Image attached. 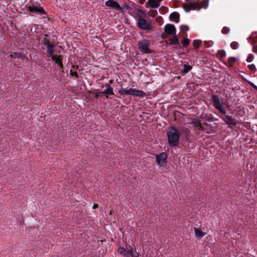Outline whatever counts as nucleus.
Masks as SVG:
<instances>
[{
    "label": "nucleus",
    "mask_w": 257,
    "mask_h": 257,
    "mask_svg": "<svg viewBox=\"0 0 257 257\" xmlns=\"http://www.w3.org/2000/svg\"><path fill=\"white\" fill-rule=\"evenodd\" d=\"M190 123L193 125L194 127L199 131L203 130V127L201 125L200 121L198 119L193 118L192 119V122Z\"/></svg>",
    "instance_id": "nucleus-14"
},
{
    "label": "nucleus",
    "mask_w": 257,
    "mask_h": 257,
    "mask_svg": "<svg viewBox=\"0 0 257 257\" xmlns=\"http://www.w3.org/2000/svg\"><path fill=\"white\" fill-rule=\"evenodd\" d=\"M157 2H158V3L160 4V2H161L162 0H156Z\"/></svg>",
    "instance_id": "nucleus-44"
},
{
    "label": "nucleus",
    "mask_w": 257,
    "mask_h": 257,
    "mask_svg": "<svg viewBox=\"0 0 257 257\" xmlns=\"http://www.w3.org/2000/svg\"><path fill=\"white\" fill-rule=\"evenodd\" d=\"M42 43L46 47H48V46L52 45V44L50 43V41L46 38H44L42 40Z\"/></svg>",
    "instance_id": "nucleus-27"
},
{
    "label": "nucleus",
    "mask_w": 257,
    "mask_h": 257,
    "mask_svg": "<svg viewBox=\"0 0 257 257\" xmlns=\"http://www.w3.org/2000/svg\"><path fill=\"white\" fill-rule=\"evenodd\" d=\"M229 29L226 27H223L221 31L222 33L223 34H227L229 33Z\"/></svg>",
    "instance_id": "nucleus-34"
},
{
    "label": "nucleus",
    "mask_w": 257,
    "mask_h": 257,
    "mask_svg": "<svg viewBox=\"0 0 257 257\" xmlns=\"http://www.w3.org/2000/svg\"><path fill=\"white\" fill-rule=\"evenodd\" d=\"M104 87L105 89L101 91V93H102L103 94L106 96L107 98H108L109 95H113L114 93L113 91V88L110 86V84L106 83L104 84Z\"/></svg>",
    "instance_id": "nucleus-8"
},
{
    "label": "nucleus",
    "mask_w": 257,
    "mask_h": 257,
    "mask_svg": "<svg viewBox=\"0 0 257 257\" xmlns=\"http://www.w3.org/2000/svg\"><path fill=\"white\" fill-rule=\"evenodd\" d=\"M150 45V41L146 39H144L138 43L139 48L143 53L150 54L152 52V51L149 49Z\"/></svg>",
    "instance_id": "nucleus-3"
},
{
    "label": "nucleus",
    "mask_w": 257,
    "mask_h": 257,
    "mask_svg": "<svg viewBox=\"0 0 257 257\" xmlns=\"http://www.w3.org/2000/svg\"><path fill=\"white\" fill-rule=\"evenodd\" d=\"M118 251L120 254L127 256L126 249L125 248L120 247L118 249Z\"/></svg>",
    "instance_id": "nucleus-23"
},
{
    "label": "nucleus",
    "mask_w": 257,
    "mask_h": 257,
    "mask_svg": "<svg viewBox=\"0 0 257 257\" xmlns=\"http://www.w3.org/2000/svg\"><path fill=\"white\" fill-rule=\"evenodd\" d=\"M157 164L159 165H164L166 164V161L167 158V155L166 153H162L157 155L156 156Z\"/></svg>",
    "instance_id": "nucleus-7"
},
{
    "label": "nucleus",
    "mask_w": 257,
    "mask_h": 257,
    "mask_svg": "<svg viewBox=\"0 0 257 257\" xmlns=\"http://www.w3.org/2000/svg\"><path fill=\"white\" fill-rule=\"evenodd\" d=\"M181 31H188L189 30V27L186 25H182L180 27Z\"/></svg>",
    "instance_id": "nucleus-35"
},
{
    "label": "nucleus",
    "mask_w": 257,
    "mask_h": 257,
    "mask_svg": "<svg viewBox=\"0 0 257 257\" xmlns=\"http://www.w3.org/2000/svg\"><path fill=\"white\" fill-rule=\"evenodd\" d=\"M223 119L226 123L228 125H232L234 126L236 125V120L235 118H232L231 116L226 115Z\"/></svg>",
    "instance_id": "nucleus-12"
},
{
    "label": "nucleus",
    "mask_w": 257,
    "mask_h": 257,
    "mask_svg": "<svg viewBox=\"0 0 257 257\" xmlns=\"http://www.w3.org/2000/svg\"><path fill=\"white\" fill-rule=\"evenodd\" d=\"M192 69V67L189 65L184 64L182 72L185 74L188 73Z\"/></svg>",
    "instance_id": "nucleus-22"
},
{
    "label": "nucleus",
    "mask_w": 257,
    "mask_h": 257,
    "mask_svg": "<svg viewBox=\"0 0 257 257\" xmlns=\"http://www.w3.org/2000/svg\"><path fill=\"white\" fill-rule=\"evenodd\" d=\"M164 32L171 36L176 35V30L175 27L173 24H168L164 27Z\"/></svg>",
    "instance_id": "nucleus-6"
},
{
    "label": "nucleus",
    "mask_w": 257,
    "mask_h": 257,
    "mask_svg": "<svg viewBox=\"0 0 257 257\" xmlns=\"http://www.w3.org/2000/svg\"><path fill=\"white\" fill-rule=\"evenodd\" d=\"M70 74L72 76H75L76 77H78V74L76 72L73 71L72 70L70 71Z\"/></svg>",
    "instance_id": "nucleus-40"
},
{
    "label": "nucleus",
    "mask_w": 257,
    "mask_h": 257,
    "mask_svg": "<svg viewBox=\"0 0 257 257\" xmlns=\"http://www.w3.org/2000/svg\"><path fill=\"white\" fill-rule=\"evenodd\" d=\"M129 95H131L134 96H138L141 98H143L146 95L145 92L143 91L137 90L134 88H130Z\"/></svg>",
    "instance_id": "nucleus-10"
},
{
    "label": "nucleus",
    "mask_w": 257,
    "mask_h": 257,
    "mask_svg": "<svg viewBox=\"0 0 257 257\" xmlns=\"http://www.w3.org/2000/svg\"><path fill=\"white\" fill-rule=\"evenodd\" d=\"M248 67L251 71H255V67L254 64H251L248 66Z\"/></svg>",
    "instance_id": "nucleus-38"
},
{
    "label": "nucleus",
    "mask_w": 257,
    "mask_h": 257,
    "mask_svg": "<svg viewBox=\"0 0 257 257\" xmlns=\"http://www.w3.org/2000/svg\"><path fill=\"white\" fill-rule=\"evenodd\" d=\"M218 54L221 57H225L226 56V52L224 50H219L218 51Z\"/></svg>",
    "instance_id": "nucleus-31"
},
{
    "label": "nucleus",
    "mask_w": 257,
    "mask_h": 257,
    "mask_svg": "<svg viewBox=\"0 0 257 257\" xmlns=\"http://www.w3.org/2000/svg\"><path fill=\"white\" fill-rule=\"evenodd\" d=\"M252 51L255 53H257V45L253 46Z\"/></svg>",
    "instance_id": "nucleus-42"
},
{
    "label": "nucleus",
    "mask_w": 257,
    "mask_h": 257,
    "mask_svg": "<svg viewBox=\"0 0 257 257\" xmlns=\"http://www.w3.org/2000/svg\"><path fill=\"white\" fill-rule=\"evenodd\" d=\"M15 55L16 57H21V58H22L23 57H24V56H23L20 53H15Z\"/></svg>",
    "instance_id": "nucleus-41"
},
{
    "label": "nucleus",
    "mask_w": 257,
    "mask_h": 257,
    "mask_svg": "<svg viewBox=\"0 0 257 257\" xmlns=\"http://www.w3.org/2000/svg\"><path fill=\"white\" fill-rule=\"evenodd\" d=\"M97 207H98V204H94L93 205V206H92V208L93 209H95V208H96Z\"/></svg>",
    "instance_id": "nucleus-43"
},
{
    "label": "nucleus",
    "mask_w": 257,
    "mask_h": 257,
    "mask_svg": "<svg viewBox=\"0 0 257 257\" xmlns=\"http://www.w3.org/2000/svg\"><path fill=\"white\" fill-rule=\"evenodd\" d=\"M118 92L121 95H123V94L129 95L130 89H127V90H125V89L121 88L119 90Z\"/></svg>",
    "instance_id": "nucleus-26"
},
{
    "label": "nucleus",
    "mask_w": 257,
    "mask_h": 257,
    "mask_svg": "<svg viewBox=\"0 0 257 257\" xmlns=\"http://www.w3.org/2000/svg\"><path fill=\"white\" fill-rule=\"evenodd\" d=\"M211 100L213 103V106L216 109H218L222 114H224L226 113V110L223 105L220 103L219 98L217 95H212Z\"/></svg>",
    "instance_id": "nucleus-2"
},
{
    "label": "nucleus",
    "mask_w": 257,
    "mask_h": 257,
    "mask_svg": "<svg viewBox=\"0 0 257 257\" xmlns=\"http://www.w3.org/2000/svg\"><path fill=\"white\" fill-rule=\"evenodd\" d=\"M190 40L188 38H184L182 43L184 47H186L189 44Z\"/></svg>",
    "instance_id": "nucleus-30"
},
{
    "label": "nucleus",
    "mask_w": 257,
    "mask_h": 257,
    "mask_svg": "<svg viewBox=\"0 0 257 257\" xmlns=\"http://www.w3.org/2000/svg\"><path fill=\"white\" fill-rule=\"evenodd\" d=\"M105 6L116 10L121 11L122 10V8L121 7L120 5L117 2L113 0H108L105 2Z\"/></svg>",
    "instance_id": "nucleus-9"
},
{
    "label": "nucleus",
    "mask_w": 257,
    "mask_h": 257,
    "mask_svg": "<svg viewBox=\"0 0 257 257\" xmlns=\"http://www.w3.org/2000/svg\"><path fill=\"white\" fill-rule=\"evenodd\" d=\"M230 47L233 49H236L238 48V44L236 42H233L231 43Z\"/></svg>",
    "instance_id": "nucleus-33"
},
{
    "label": "nucleus",
    "mask_w": 257,
    "mask_h": 257,
    "mask_svg": "<svg viewBox=\"0 0 257 257\" xmlns=\"http://www.w3.org/2000/svg\"><path fill=\"white\" fill-rule=\"evenodd\" d=\"M194 230L195 235L198 238H201L205 234V233H204L200 229L196 227H194Z\"/></svg>",
    "instance_id": "nucleus-17"
},
{
    "label": "nucleus",
    "mask_w": 257,
    "mask_h": 257,
    "mask_svg": "<svg viewBox=\"0 0 257 257\" xmlns=\"http://www.w3.org/2000/svg\"><path fill=\"white\" fill-rule=\"evenodd\" d=\"M157 14L158 13L157 10H151L148 13L149 15L152 17H155L157 15Z\"/></svg>",
    "instance_id": "nucleus-28"
},
{
    "label": "nucleus",
    "mask_w": 257,
    "mask_h": 257,
    "mask_svg": "<svg viewBox=\"0 0 257 257\" xmlns=\"http://www.w3.org/2000/svg\"><path fill=\"white\" fill-rule=\"evenodd\" d=\"M160 11L161 12L163 13H166L167 11H168V9L167 8L165 7H162L160 9Z\"/></svg>",
    "instance_id": "nucleus-37"
},
{
    "label": "nucleus",
    "mask_w": 257,
    "mask_h": 257,
    "mask_svg": "<svg viewBox=\"0 0 257 257\" xmlns=\"http://www.w3.org/2000/svg\"><path fill=\"white\" fill-rule=\"evenodd\" d=\"M181 133L174 126H171L167 133L169 145L171 147H176L179 143Z\"/></svg>",
    "instance_id": "nucleus-1"
},
{
    "label": "nucleus",
    "mask_w": 257,
    "mask_h": 257,
    "mask_svg": "<svg viewBox=\"0 0 257 257\" xmlns=\"http://www.w3.org/2000/svg\"><path fill=\"white\" fill-rule=\"evenodd\" d=\"M171 21L178 23L179 21V14L177 12H173L170 16Z\"/></svg>",
    "instance_id": "nucleus-15"
},
{
    "label": "nucleus",
    "mask_w": 257,
    "mask_h": 257,
    "mask_svg": "<svg viewBox=\"0 0 257 257\" xmlns=\"http://www.w3.org/2000/svg\"><path fill=\"white\" fill-rule=\"evenodd\" d=\"M209 0H203L200 3H199V4H200V6L202 8H207L208 6Z\"/></svg>",
    "instance_id": "nucleus-24"
},
{
    "label": "nucleus",
    "mask_w": 257,
    "mask_h": 257,
    "mask_svg": "<svg viewBox=\"0 0 257 257\" xmlns=\"http://www.w3.org/2000/svg\"><path fill=\"white\" fill-rule=\"evenodd\" d=\"M253 56L252 54H249L246 59V61L248 62H251L253 59Z\"/></svg>",
    "instance_id": "nucleus-36"
},
{
    "label": "nucleus",
    "mask_w": 257,
    "mask_h": 257,
    "mask_svg": "<svg viewBox=\"0 0 257 257\" xmlns=\"http://www.w3.org/2000/svg\"><path fill=\"white\" fill-rule=\"evenodd\" d=\"M189 4L191 7V10H199L200 9H201V6H200V4H199V3H194Z\"/></svg>",
    "instance_id": "nucleus-21"
},
{
    "label": "nucleus",
    "mask_w": 257,
    "mask_h": 257,
    "mask_svg": "<svg viewBox=\"0 0 257 257\" xmlns=\"http://www.w3.org/2000/svg\"><path fill=\"white\" fill-rule=\"evenodd\" d=\"M181 132L182 133L185 134L186 135H188L190 133L189 130L186 127H183L181 129Z\"/></svg>",
    "instance_id": "nucleus-32"
},
{
    "label": "nucleus",
    "mask_w": 257,
    "mask_h": 257,
    "mask_svg": "<svg viewBox=\"0 0 257 257\" xmlns=\"http://www.w3.org/2000/svg\"><path fill=\"white\" fill-rule=\"evenodd\" d=\"M47 53H48V56H51V57H52L53 56H55V55L53 54L54 47L53 44L47 47Z\"/></svg>",
    "instance_id": "nucleus-19"
},
{
    "label": "nucleus",
    "mask_w": 257,
    "mask_h": 257,
    "mask_svg": "<svg viewBox=\"0 0 257 257\" xmlns=\"http://www.w3.org/2000/svg\"><path fill=\"white\" fill-rule=\"evenodd\" d=\"M173 38L168 40L170 45H177L179 43V39L176 35H172Z\"/></svg>",
    "instance_id": "nucleus-18"
},
{
    "label": "nucleus",
    "mask_w": 257,
    "mask_h": 257,
    "mask_svg": "<svg viewBox=\"0 0 257 257\" xmlns=\"http://www.w3.org/2000/svg\"><path fill=\"white\" fill-rule=\"evenodd\" d=\"M183 8L186 12H189L191 10L189 4H187L183 5Z\"/></svg>",
    "instance_id": "nucleus-29"
},
{
    "label": "nucleus",
    "mask_w": 257,
    "mask_h": 257,
    "mask_svg": "<svg viewBox=\"0 0 257 257\" xmlns=\"http://www.w3.org/2000/svg\"><path fill=\"white\" fill-rule=\"evenodd\" d=\"M236 59L235 57H229L228 59V62H223V63L227 66L229 67H231L232 66L233 64L236 61Z\"/></svg>",
    "instance_id": "nucleus-16"
},
{
    "label": "nucleus",
    "mask_w": 257,
    "mask_h": 257,
    "mask_svg": "<svg viewBox=\"0 0 257 257\" xmlns=\"http://www.w3.org/2000/svg\"><path fill=\"white\" fill-rule=\"evenodd\" d=\"M127 256H131L132 257H139V253L134 250L133 248L130 245L126 246Z\"/></svg>",
    "instance_id": "nucleus-11"
},
{
    "label": "nucleus",
    "mask_w": 257,
    "mask_h": 257,
    "mask_svg": "<svg viewBox=\"0 0 257 257\" xmlns=\"http://www.w3.org/2000/svg\"><path fill=\"white\" fill-rule=\"evenodd\" d=\"M137 25L138 27L142 30H148L151 29V25L147 22V21L141 17L138 19Z\"/></svg>",
    "instance_id": "nucleus-4"
},
{
    "label": "nucleus",
    "mask_w": 257,
    "mask_h": 257,
    "mask_svg": "<svg viewBox=\"0 0 257 257\" xmlns=\"http://www.w3.org/2000/svg\"><path fill=\"white\" fill-rule=\"evenodd\" d=\"M26 11L30 12L29 14H30L31 13H40L43 15L46 14V12L43 8L37 7L34 6H29L27 7L26 8Z\"/></svg>",
    "instance_id": "nucleus-5"
},
{
    "label": "nucleus",
    "mask_w": 257,
    "mask_h": 257,
    "mask_svg": "<svg viewBox=\"0 0 257 257\" xmlns=\"http://www.w3.org/2000/svg\"><path fill=\"white\" fill-rule=\"evenodd\" d=\"M253 87L257 90V87L254 85H252Z\"/></svg>",
    "instance_id": "nucleus-45"
},
{
    "label": "nucleus",
    "mask_w": 257,
    "mask_h": 257,
    "mask_svg": "<svg viewBox=\"0 0 257 257\" xmlns=\"http://www.w3.org/2000/svg\"><path fill=\"white\" fill-rule=\"evenodd\" d=\"M62 59L63 57L61 55H59V56L57 55L53 56L52 57V59L55 61V63L59 66L60 68L63 67V64L62 62Z\"/></svg>",
    "instance_id": "nucleus-13"
},
{
    "label": "nucleus",
    "mask_w": 257,
    "mask_h": 257,
    "mask_svg": "<svg viewBox=\"0 0 257 257\" xmlns=\"http://www.w3.org/2000/svg\"><path fill=\"white\" fill-rule=\"evenodd\" d=\"M201 44V41L199 40H195L193 41V45L196 48H198L200 47Z\"/></svg>",
    "instance_id": "nucleus-25"
},
{
    "label": "nucleus",
    "mask_w": 257,
    "mask_h": 257,
    "mask_svg": "<svg viewBox=\"0 0 257 257\" xmlns=\"http://www.w3.org/2000/svg\"><path fill=\"white\" fill-rule=\"evenodd\" d=\"M94 94H95V97L96 98H97L99 96H100L101 94H103L102 93H101V91L100 92H95Z\"/></svg>",
    "instance_id": "nucleus-39"
},
{
    "label": "nucleus",
    "mask_w": 257,
    "mask_h": 257,
    "mask_svg": "<svg viewBox=\"0 0 257 257\" xmlns=\"http://www.w3.org/2000/svg\"><path fill=\"white\" fill-rule=\"evenodd\" d=\"M148 3L149 6L153 8H157L160 6V4L156 0H149Z\"/></svg>",
    "instance_id": "nucleus-20"
}]
</instances>
